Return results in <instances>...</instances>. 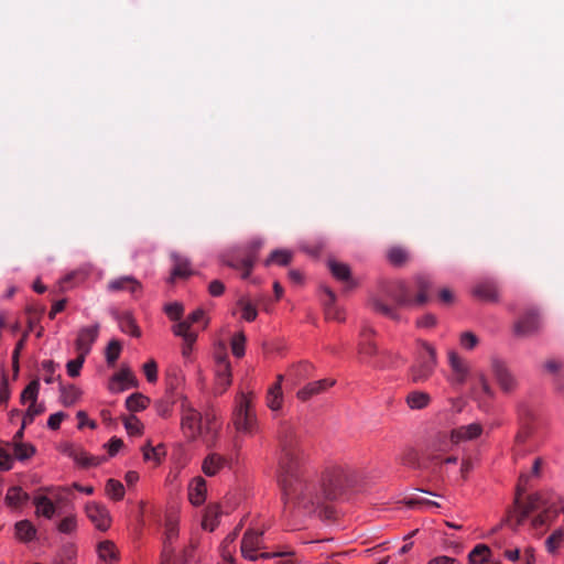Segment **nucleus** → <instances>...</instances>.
<instances>
[{
	"mask_svg": "<svg viewBox=\"0 0 564 564\" xmlns=\"http://www.w3.org/2000/svg\"><path fill=\"white\" fill-rule=\"evenodd\" d=\"M279 442V484L285 506L330 519L334 509L329 502L337 500L347 490L359 482L358 471L350 466L334 465L327 467L318 482L308 478L302 469L304 454L295 427L290 422H282L278 430Z\"/></svg>",
	"mask_w": 564,
	"mask_h": 564,
	"instance_id": "f257e3e1",
	"label": "nucleus"
},
{
	"mask_svg": "<svg viewBox=\"0 0 564 564\" xmlns=\"http://www.w3.org/2000/svg\"><path fill=\"white\" fill-rule=\"evenodd\" d=\"M528 480L529 475L522 473L519 477L514 509L509 512L506 520L513 530H517L532 512H539L532 519V527L540 528L555 519L560 511L556 507L555 497L546 494L536 492L528 496L525 500H521V496L524 492L522 485Z\"/></svg>",
	"mask_w": 564,
	"mask_h": 564,
	"instance_id": "f03ea898",
	"label": "nucleus"
},
{
	"mask_svg": "<svg viewBox=\"0 0 564 564\" xmlns=\"http://www.w3.org/2000/svg\"><path fill=\"white\" fill-rule=\"evenodd\" d=\"M415 289L417 294L412 297L410 286L402 281L395 282L387 290V295L399 306H422L430 300V290L432 289V280L427 275L420 274L415 278Z\"/></svg>",
	"mask_w": 564,
	"mask_h": 564,
	"instance_id": "7ed1b4c3",
	"label": "nucleus"
},
{
	"mask_svg": "<svg viewBox=\"0 0 564 564\" xmlns=\"http://www.w3.org/2000/svg\"><path fill=\"white\" fill-rule=\"evenodd\" d=\"M420 349L416 352L415 362L411 367L410 373L414 382H425L433 375L437 365L435 348L427 341L420 340Z\"/></svg>",
	"mask_w": 564,
	"mask_h": 564,
	"instance_id": "20e7f679",
	"label": "nucleus"
},
{
	"mask_svg": "<svg viewBox=\"0 0 564 564\" xmlns=\"http://www.w3.org/2000/svg\"><path fill=\"white\" fill-rule=\"evenodd\" d=\"M232 421L236 430L245 434H253L257 431L258 422L252 409V397L241 393L236 401L232 413Z\"/></svg>",
	"mask_w": 564,
	"mask_h": 564,
	"instance_id": "39448f33",
	"label": "nucleus"
},
{
	"mask_svg": "<svg viewBox=\"0 0 564 564\" xmlns=\"http://www.w3.org/2000/svg\"><path fill=\"white\" fill-rule=\"evenodd\" d=\"M263 534L264 529L249 528L241 540V554L243 557L250 561H257L258 558H270V553L257 554V551L263 550Z\"/></svg>",
	"mask_w": 564,
	"mask_h": 564,
	"instance_id": "423d86ee",
	"label": "nucleus"
},
{
	"mask_svg": "<svg viewBox=\"0 0 564 564\" xmlns=\"http://www.w3.org/2000/svg\"><path fill=\"white\" fill-rule=\"evenodd\" d=\"M538 445L534 426L531 423L522 424L514 437L513 459L524 458L528 454L534 452Z\"/></svg>",
	"mask_w": 564,
	"mask_h": 564,
	"instance_id": "0eeeda50",
	"label": "nucleus"
},
{
	"mask_svg": "<svg viewBox=\"0 0 564 564\" xmlns=\"http://www.w3.org/2000/svg\"><path fill=\"white\" fill-rule=\"evenodd\" d=\"M262 247L261 240H253L247 248L246 252L243 254H238L232 257L230 260H228L226 263L228 267L240 270L241 271V278L248 279L251 274L253 264L257 260V253Z\"/></svg>",
	"mask_w": 564,
	"mask_h": 564,
	"instance_id": "6e6552de",
	"label": "nucleus"
},
{
	"mask_svg": "<svg viewBox=\"0 0 564 564\" xmlns=\"http://www.w3.org/2000/svg\"><path fill=\"white\" fill-rule=\"evenodd\" d=\"M448 365L452 370V375L448 378V381L453 386H463L470 372V368L468 362L462 358L455 350H449L447 352Z\"/></svg>",
	"mask_w": 564,
	"mask_h": 564,
	"instance_id": "1a4fd4ad",
	"label": "nucleus"
},
{
	"mask_svg": "<svg viewBox=\"0 0 564 564\" xmlns=\"http://www.w3.org/2000/svg\"><path fill=\"white\" fill-rule=\"evenodd\" d=\"M491 371L503 392L509 393L516 389L517 380L503 360L492 358Z\"/></svg>",
	"mask_w": 564,
	"mask_h": 564,
	"instance_id": "9d476101",
	"label": "nucleus"
},
{
	"mask_svg": "<svg viewBox=\"0 0 564 564\" xmlns=\"http://www.w3.org/2000/svg\"><path fill=\"white\" fill-rule=\"evenodd\" d=\"M215 376L218 392H225L231 384V367L226 352L216 356Z\"/></svg>",
	"mask_w": 564,
	"mask_h": 564,
	"instance_id": "9b49d317",
	"label": "nucleus"
},
{
	"mask_svg": "<svg viewBox=\"0 0 564 564\" xmlns=\"http://www.w3.org/2000/svg\"><path fill=\"white\" fill-rule=\"evenodd\" d=\"M182 429L191 438H196L197 436L203 435L204 424L200 413L192 408L186 409L182 416Z\"/></svg>",
	"mask_w": 564,
	"mask_h": 564,
	"instance_id": "f8f14e48",
	"label": "nucleus"
},
{
	"mask_svg": "<svg viewBox=\"0 0 564 564\" xmlns=\"http://www.w3.org/2000/svg\"><path fill=\"white\" fill-rule=\"evenodd\" d=\"M541 319L535 311H529L514 324V334L518 337H529L539 332Z\"/></svg>",
	"mask_w": 564,
	"mask_h": 564,
	"instance_id": "ddd939ff",
	"label": "nucleus"
},
{
	"mask_svg": "<svg viewBox=\"0 0 564 564\" xmlns=\"http://www.w3.org/2000/svg\"><path fill=\"white\" fill-rule=\"evenodd\" d=\"M85 512L98 530L107 531L110 528L111 518L105 506L90 502L86 505Z\"/></svg>",
	"mask_w": 564,
	"mask_h": 564,
	"instance_id": "4468645a",
	"label": "nucleus"
},
{
	"mask_svg": "<svg viewBox=\"0 0 564 564\" xmlns=\"http://www.w3.org/2000/svg\"><path fill=\"white\" fill-rule=\"evenodd\" d=\"M328 268L333 276L343 283L344 291H350L357 286V281L352 278L348 264L330 259L328 261Z\"/></svg>",
	"mask_w": 564,
	"mask_h": 564,
	"instance_id": "2eb2a0df",
	"label": "nucleus"
},
{
	"mask_svg": "<svg viewBox=\"0 0 564 564\" xmlns=\"http://www.w3.org/2000/svg\"><path fill=\"white\" fill-rule=\"evenodd\" d=\"M99 333V325L86 326L79 329L75 341L77 352L88 355L93 344L96 341Z\"/></svg>",
	"mask_w": 564,
	"mask_h": 564,
	"instance_id": "dca6fc26",
	"label": "nucleus"
},
{
	"mask_svg": "<svg viewBox=\"0 0 564 564\" xmlns=\"http://www.w3.org/2000/svg\"><path fill=\"white\" fill-rule=\"evenodd\" d=\"M336 383L334 379H322L313 382H308L305 384L302 389L297 391V398L301 401H307L314 395L321 394L325 391H327L330 387H333Z\"/></svg>",
	"mask_w": 564,
	"mask_h": 564,
	"instance_id": "f3484780",
	"label": "nucleus"
},
{
	"mask_svg": "<svg viewBox=\"0 0 564 564\" xmlns=\"http://www.w3.org/2000/svg\"><path fill=\"white\" fill-rule=\"evenodd\" d=\"M63 453L85 468L98 466L101 462L100 458L89 456L83 448L73 444H66L63 448Z\"/></svg>",
	"mask_w": 564,
	"mask_h": 564,
	"instance_id": "a211bd4d",
	"label": "nucleus"
},
{
	"mask_svg": "<svg viewBox=\"0 0 564 564\" xmlns=\"http://www.w3.org/2000/svg\"><path fill=\"white\" fill-rule=\"evenodd\" d=\"M482 433V426L480 423H471L468 425H462L457 429L452 430L451 440L453 443H460L471 441L480 436Z\"/></svg>",
	"mask_w": 564,
	"mask_h": 564,
	"instance_id": "6ab92c4d",
	"label": "nucleus"
},
{
	"mask_svg": "<svg viewBox=\"0 0 564 564\" xmlns=\"http://www.w3.org/2000/svg\"><path fill=\"white\" fill-rule=\"evenodd\" d=\"M138 380L133 372L128 367H122L119 372H117L110 382V390L115 392H121L128 387H137Z\"/></svg>",
	"mask_w": 564,
	"mask_h": 564,
	"instance_id": "aec40b11",
	"label": "nucleus"
},
{
	"mask_svg": "<svg viewBox=\"0 0 564 564\" xmlns=\"http://www.w3.org/2000/svg\"><path fill=\"white\" fill-rule=\"evenodd\" d=\"M173 333L180 336L184 340L182 347V355L188 357L192 352L194 343L197 339V333L195 330H188V322H180L173 327Z\"/></svg>",
	"mask_w": 564,
	"mask_h": 564,
	"instance_id": "412c9836",
	"label": "nucleus"
},
{
	"mask_svg": "<svg viewBox=\"0 0 564 564\" xmlns=\"http://www.w3.org/2000/svg\"><path fill=\"white\" fill-rule=\"evenodd\" d=\"M473 294L481 301H498V288L492 280H484L475 284L473 288Z\"/></svg>",
	"mask_w": 564,
	"mask_h": 564,
	"instance_id": "4be33fe9",
	"label": "nucleus"
},
{
	"mask_svg": "<svg viewBox=\"0 0 564 564\" xmlns=\"http://www.w3.org/2000/svg\"><path fill=\"white\" fill-rule=\"evenodd\" d=\"M207 494L206 480L198 476L195 477L188 485V498L194 506L204 503Z\"/></svg>",
	"mask_w": 564,
	"mask_h": 564,
	"instance_id": "5701e85b",
	"label": "nucleus"
},
{
	"mask_svg": "<svg viewBox=\"0 0 564 564\" xmlns=\"http://www.w3.org/2000/svg\"><path fill=\"white\" fill-rule=\"evenodd\" d=\"M107 288L110 292L127 291L134 294L141 289V284L133 276L126 275L109 281Z\"/></svg>",
	"mask_w": 564,
	"mask_h": 564,
	"instance_id": "b1692460",
	"label": "nucleus"
},
{
	"mask_svg": "<svg viewBox=\"0 0 564 564\" xmlns=\"http://www.w3.org/2000/svg\"><path fill=\"white\" fill-rule=\"evenodd\" d=\"M171 258L173 260V269L169 282L173 283L176 278H188L192 275L193 271L189 261L185 257L172 253Z\"/></svg>",
	"mask_w": 564,
	"mask_h": 564,
	"instance_id": "393cba45",
	"label": "nucleus"
},
{
	"mask_svg": "<svg viewBox=\"0 0 564 564\" xmlns=\"http://www.w3.org/2000/svg\"><path fill=\"white\" fill-rule=\"evenodd\" d=\"M97 553L99 558L108 564H115L119 561V551L112 541H101L97 545Z\"/></svg>",
	"mask_w": 564,
	"mask_h": 564,
	"instance_id": "a878e982",
	"label": "nucleus"
},
{
	"mask_svg": "<svg viewBox=\"0 0 564 564\" xmlns=\"http://www.w3.org/2000/svg\"><path fill=\"white\" fill-rule=\"evenodd\" d=\"M227 459L217 454H209L203 462L202 469L206 476H215L227 464Z\"/></svg>",
	"mask_w": 564,
	"mask_h": 564,
	"instance_id": "bb28decb",
	"label": "nucleus"
},
{
	"mask_svg": "<svg viewBox=\"0 0 564 564\" xmlns=\"http://www.w3.org/2000/svg\"><path fill=\"white\" fill-rule=\"evenodd\" d=\"M283 380V376L278 377V381L269 389L267 394V404L268 406L276 411L281 408L283 401V394L281 389V382Z\"/></svg>",
	"mask_w": 564,
	"mask_h": 564,
	"instance_id": "cd10ccee",
	"label": "nucleus"
},
{
	"mask_svg": "<svg viewBox=\"0 0 564 564\" xmlns=\"http://www.w3.org/2000/svg\"><path fill=\"white\" fill-rule=\"evenodd\" d=\"M405 402L412 410H422L430 404L431 395L424 391H412L406 395Z\"/></svg>",
	"mask_w": 564,
	"mask_h": 564,
	"instance_id": "c85d7f7f",
	"label": "nucleus"
},
{
	"mask_svg": "<svg viewBox=\"0 0 564 564\" xmlns=\"http://www.w3.org/2000/svg\"><path fill=\"white\" fill-rule=\"evenodd\" d=\"M142 453L144 460H152L155 465L161 464L166 455L165 446L163 444L152 446L150 442L142 447Z\"/></svg>",
	"mask_w": 564,
	"mask_h": 564,
	"instance_id": "c756f323",
	"label": "nucleus"
},
{
	"mask_svg": "<svg viewBox=\"0 0 564 564\" xmlns=\"http://www.w3.org/2000/svg\"><path fill=\"white\" fill-rule=\"evenodd\" d=\"M33 503L36 508V514L43 516L47 519H51L55 514L56 507L46 496H36L33 499Z\"/></svg>",
	"mask_w": 564,
	"mask_h": 564,
	"instance_id": "7c9ffc66",
	"label": "nucleus"
},
{
	"mask_svg": "<svg viewBox=\"0 0 564 564\" xmlns=\"http://www.w3.org/2000/svg\"><path fill=\"white\" fill-rule=\"evenodd\" d=\"M221 514L220 508L217 505H209L204 514L203 528L205 530L214 531L218 525V519Z\"/></svg>",
	"mask_w": 564,
	"mask_h": 564,
	"instance_id": "2f4dec72",
	"label": "nucleus"
},
{
	"mask_svg": "<svg viewBox=\"0 0 564 564\" xmlns=\"http://www.w3.org/2000/svg\"><path fill=\"white\" fill-rule=\"evenodd\" d=\"M118 324L120 329L123 333H127L133 337H140L141 332L139 327L135 324V321L133 319L132 315L130 313H123L118 317Z\"/></svg>",
	"mask_w": 564,
	"mask_h": 564,
	"instance_id": "473e14b6",
	"label": "nucleus"
},
{
	"mask_svg": "<svg viewBox=\"0 0 564 564\" xmlns=\"http://www.w3.org/2000/svg\"><path fill=\"white\" fill-rule=\"evenodd\" d=\"M29 499V495L21 487H11L6 495V502L10 507H19Z\"/></svg>",
	"mask_w": 564,
	"mask_h": 564,
	"instance_id": "72a5a7b5",
	"label": "nucleus"
},
{
	"mask_svg": "<svg viewBox=\"0 0 564 564\" xmlns=\"http://www.w3.org/2000/svg\"><path fill=\"white\" fill-rule=\"evenodd\" d=\"M150 403L149 398L142 393H132L126 400V406L130 412H139L144 410Z\"/></svg>",
	"mask_w": 564,
	"mask_h": 564,
	"instance_id": "f704fd0d",
	"label": "nucleus"
},
{
	"mask_svg": "<svg viewBox=\"0 0 564 564\" xmlns=\"http://www.w3.org/2000/svg\"><path fill=\"white\" fill-rule=\"evenodd\" d=\"M292 259V252L285 249H276L271 252L270 257L264 261V265L271 264L288 265Z\"/></svg>",
	"mask_w": 564,
	"mask_h": 564,
	"instance_id": "c9c22d12",
	"label": "nucleus"
},
{
	"mask_svg": "<svg viewBox=\"0 0 564 564\" xmlns=\"http://www.w3.org/2000/svg\"><path fill=\"white\" fill-rule=\"evenodd\" d=\"M325 291L328 296V300L325 301V303H324L326 318L335 319V321H339V322L343 321L344 317L340 315L338 308L335 306V300H336L335 293L329 289H326Z\"/></svg>",
	"mask_w": 564,
	"mask_h": 564,
	"instance_id": "e433bc0d",
	"label": "nucleus"
},
{
	"mask_svg": "<svg viewBox=\"0 0 564 564\" xmlns=\"http://www.w3.org/2000/svg\"><path fill=\"white\" fill-rule=\"evenodd\" d=\"M35 533L36 530L34 525L28 520L19 521L15 524V534L21 541H31L34 538Z\"/></svg>",
	"mask_w": 564,
	"mask_h": 564,
	"instance_id": "4c0bfd02",
	"label": "nucleus"
},
{
	"mask_svg": "<svg viewBox=\"0 0 564 564\" xmlns=\"http://www.w3.org/2000/svg\"><path fill=\"white\" fill-rule=\"evenodd\" d=\"M490 549L485 544H479L469 553L470 564H485L489 562Z\"/></svg>",
	"mask_w": 564,
	"mask_h": 564,
	"instance_id": "58836bf2",
	"label": "nucleus"
},
{
	"mask_svg": "<svg viewBox=\"0 0 564 564\" xmlns=\"http://www.w3.org/2000/svg\"><path fill=\"white\" fill-rule=\"evenodd\" d=\"M80 397V390L73 384L61 386V400L65 406L73 405Z\"/></svg>",
	"mask_w": 564,
	"mask_h": 564,
	"instance_id": "ea45409f",
	"label": "nucleus"
},
{
	"mask_svg": "<svg viewBox=\"0 0 564 564\" xmlns=\"http://www.w3.org/2000/svg\"><path fill=\"white\" fill-rule=\"evenodd\" d=\"M106 494L112 500L119 501L124 497V487L123 485L113 478H110L106 482L105 487Z\"/></svg>",
	"mask_w": 564,
	"mask_h": 564,
	"instance_id": "a19ab883",
	"label": "nucleus"
},
{
	"mask_svg": "<svg viewBox=\"0 0 564 564\" xmlns=\"http://www.w3.org/2000/svg\"><path fill=\"white\" fill-rule=\"evenodd\" d=\"M373 334V329L370 327H365L361 330V338L362 341L359 347V352L362 355L371 356L376 352V346L373 343L370 341V337Z\"/></svg>",
	"mask_w": 564,
	"mask_h": 564,
	"instance_id": "79ce46f5",
	"label": "nucleus"
},
{
	"mask_svg": "<svg viewBox=\"0 0 564 564\" xmlns=\"http://www.w3.org/2000/svg\"><path fill=\"white\" fill-rule=\"evenodd\" d=\"M370 305L376 312H378L389 318H392L395 321L399 319V314L395 312V310L393 307H391L390 305L386 304L383 301H381L379 299H372L370 302Z\"/></svg>",
	"mask_w": 564,
	"mask_h": 564,
	"instance_id": "37998d69",
	"label": "nucleus"
},
{
	"mask_svg": "<svg viewBox=\"0 0 564 564\" xmlns=\"http://www.w3.org/2000/svg\"><path fill=\"white\" fill-rule=\"evenodd\" d=\"M313 365H311L307 361L300 362L299 365L294 366L290 371L289 376L293 377L295 380H301L310 377L313 372Z\"/></svg>",
	"mask_w": 564,
	"mask_h": 564,
	"instance_id": "c03bdc74",
	"label": "nucleus"
},
{
	"mask_svg": "<svg viewBox=\"0 0 564 564\" xmlns=\"http://www.w3.org/2000/svg\"><path fill=\"white\" fill-rule=\"evenodd\" d=\"M40 390V381L37 379L32 380L22 391L21 393V402L25 403L28 401L30 402H36L37 394Z\"/></svg>",
	"mask_w": 564,
	"mask_h": 564,
	"instance_id": "a18cd8bd",
	"label": "nucleus"
},
{
	"mask_svg": "<svg viewBox=\"0 0 564 564\" xmlns=\"http://www.w3.org/2000/svg\"><path fill=\"white\" fill-rule=\"evenodd\" d=\"M77 529V518L75 514H69L62 519L57 524V530L64 534H72Z\"/></svg>",
	"mask_w": 564,
	"mask_h": 564,
	"instance_id": "49530a36",
	"label": "nucleus"
},
{
	"mask_svg": "<svg viewBox=\"0 0 564 564\" xmlns=\"http://www.w3.org/2000/svg\"><path fill=\"white\" fill-rule=\"evenodd\" d=\"M246 336L243 333H237L231 338V351L237 358L245 355Z\"/></svg>",
	"mask_w": 564,
	"mask_h": 564,
	"instance_id": "de8ad7c7",
	"label": "nucleus"
},
{
	"mask_svg": "<svg viewBox=\"0 0 564 564\" xmlns=\"http://www.w3.org/2000/svg\"><path fill=\"white\" fill-rule=\"evenodd\" d=\"M86 355L78 352L77 358L69 360L66 365L67 373L69 377H78L80 373V369L85 362Z\"/></svg>",
	"mask_w": 564,
	"mask_h": 564,
	"instance_id": "09e8293b",
	"label": "nucleus"
},
{
	"mask_svg": "<svg viewBox=\"0 0 564 564\" xmlns=\"http://www.w3.org/2000/svg\"><path fill=\"white\" fill-rule=\"evenodd\" d=\"M35 453V447L31 444L25 443H15L14 444V455L19 460H24L30 458Z\"/></svg>",
	"mask_w": 564,
	"mask_h": 564,
	"instance_id": "8fccbe9b",
	"label": "nucleus"
},
{
	"mask_svg": "<svg viewBox=\"0 0 564 564\" xmlns=\"http://www.w3.org/2000/svg\"><path fill=\"white\" fill-rule=\"evenodd\" d=\"M388 259L394 265H402L408 260V253L404 249L394 247L389 250Z\"/></svg>",
	"mask_w": 564,
	"mask_h": 564,
	"instance_id": "3c124183",
	"label": "nucleus"
},
{
	"mask_svg": "<svg viewBox=\"0 0 564 564\" xmlns=\"http://www.w3.org/2000/svg\"><path fill=\"white\" fill-rule=\"evenodd\" d=\"M121 351V345L118 340H111L106 348V360L108 365H115Z\"/></svg>",
	"mask_w": 564,
	"mask_h": 564,
	"instance_id": "603ef678",
	"label": "nucleus"
},
{
	"mask_svg": "<svg viewBox=\"0 0 564 564\" xmlns=\"http://www.w3.org/2000/svg\"><path fill=\"white\" fill-rule=\"evenodd\" d=\"M123 423L128 434L140 435L142 433L143 425L137 416L130 415L124 419Z\"/></svg>",
	"mask_w": 564,
	"mask_h": 564,
	"instance_id": "864d4df0",
	"label": "nucleus"
},
{
	"mask_svg": "<svg viewBox=\"0 0 564 564\" xmlns=\"http://www.w3.org/2000/svg\"><path fill=\"white\" fill-rule=\"evenodd\" d=\"M238 304L242 310V318L243 319H246L247 322H253L257 318L258 311L251 302L240 300L238 302Z\"/></svg>",
	"mask_w": 564,
	"mask_h": 564,
	"instance_id": "5fc2aeb1",
	"label": "nucleus"
},
{
	"mask_svg": "<svg viewBox=\"0 0 564 564\" xmlns=\"http://www.w3.org/2000/svg\"><path fill=\"white\" fill-rule=\"evenodd\" d=\"M563 531L557 530L554 531L545 541V546L550 553H554L561 545L563 541Z\"/></svg>",
	"mask_w": 564,
	"mask_h": 564,
	"instance_id": "6e6d98bb",
	"label": "nucleus"
},
{
	"mask_svg": "<svg viewBox=\"0 0 564 564\" xmlns=\"http://www.w3.org/2000/svg\"><path fill=\"white\" fill-rule=\"evenodd\" d=\"M459 343L463 348L471 350L478 345V338L474 333L465 332L460 335Z\"/></svg>",
	"mask_w": 564,
	"mask_h": 564,
	"instance_id": "4d7b16f0",
	"label": "nucleus"
},
{
	"mask_svg": "<svg viewBox=\"0 0 564 564\" xmlns=\"http://www.w3.org/2000/svg\"><path fill=\"white\" fill-rule=\"evenodd\" d=\"M143 372L150 383L155 382L158 380V364L155 360L151 359L145 362L143 365Z\"/></svg>",
	"mask_w": 564,
	"mask_h": 564,
	"instance_id": "13d9d810",
	"label": "nucleus"
},
{
	"mask_svg": "<svg viewBox=\"0 0 564 564\" xmlns=\"http://www.w3.org/2000/svg\"><path fill=\"white\" fill-rule=\"evenodd\" d=\"M204 424V431H206L207 434L212 435V438L215 437L217 429L219 425L216 424V415L214 413H206L205 415V422Z\"/></svg>",
	"mask_w": 564,
	"mask_h": 564,
	"instance_id": "bf43d9fd",
	"label": "nucleus"
},
{
	"mask_svg": "<svg viewBox=\"0 0 564 564\" xmlns=\"http://www.w3.org/2000/svg\"><path fill=\"white\" fill-rule=\"evenodd\" d=\"M406 505L411 508H414V507L438 508L440 507V503H437L436 501L429 500V499L421 498V497L410 498L406 501Z\"/></svg>",
	"mask_w": 564,
	"mask_h": 564,
	"instance_id": "052dcab7",
	"label": "nucleus"
},
{
	"mask_svg": "<svg viewBox=\"0 0 564 564\" xmlns=\"http://www.w3.org/2000/svg\"><path fill=\"white\" fill-rule=\"evenodd\" d=\"M183 312H184L183 305L180 303H176V302L171 303L165 306V313L173 321H178L182 317Z\"/></svg>",
	"mask_w": 564,
	"mask_h": 564,
	"instance_id": "680f3d73",
	"label": "nucleus"
},
{
	"mask_svg": "<svg viewBox=\"0 0 564 564\" xmlns=\"http://www.w3.org/2000/svg\"><path fill=\"white\" fill-rule=\"evenodd\" d=\"M457 462H458V458L456 456H448L444 459L434 458L433 470H434V473L442 475L444 473L445 465H447V464L456 465Z\"/></svg>",
	"mask_w": 564,
	"mask_h": 564,
	"instance_id": "e2e57ef3",
	"label": "nucleus"
},
{
	"mask_svg": "<svg viewBox=\"0 0 564 564\" xmlns=\"http://www.w3.org/2000/svg\"><path fill=\"white\" fill-rule=\"evenodd\" d=\"M26 337H28V333H24L22 338L17 343V345L13 349V352H12V364H13V368L15 371H18V369H19V356H20L21 350L24 348Z\"/></svg>",
	"mask_w": 564,
	"mask_h": 564,
	"instance_id": "0e129e2a",
	"label": "nucleus"
},
{
	"mask_svg": "<svg viewBox=\"0 0 564 564\" xmlns=\"http://www.w3.org/2000/svg\"><path fill=\"white\" fill-rule=\"evenodd\" d=\"M41 366L46 373L44 381L46 383H52L54 380L53 375L56 370L57 365L53 360H44L42 361Z\"/></svg>",
	"mask_w": 564,
	"mask_h": 564,
	"instance_id": "69168bd1",
	"label": "nucleus"
},
{
	"mask_svg": "<svg viewBox=\"0 0 564 564\" xmlns=\"http://www.w3.org/2000/svg\"><path fill=\"white\" fill-rule=\"evenodd\" d=\"M12 464V456L4 448L0 447V470H10Z\"/></svg>",
	"mask_w": 564,
	"mask_h": 564,
	"instance_id": "338daca9",
	"label": "nucleus"
},
{
	"mask_svg": "<svg viewBox=\"0 0 564 564\" xmlns=\"http://www.w3.org/2000/svg\"><path fill=\"white\" fill-rule=\"evenodd\" d=\"M65 417H66V414L64 412H56L54 414H51L47 420V426L51 430L55 431V430L59 429V425Z\"/></svg>",
	"mask_w": 564,
	"mask_h": 564,
	"instance_id": "774afa93",
	"label": "nucleus"
}]
</instances>
